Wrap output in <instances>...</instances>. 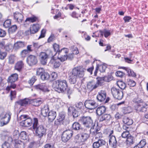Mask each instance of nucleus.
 <instances>
[{
    "instance_id": "nucleus-1",
    "label": "nucleus",
    "mask_w": 148,
    "mask_h": 148,
    "mask_svg": "<svg viewBox=\"0 0 148 148\" xmlns=\"http://www.w3.org/2000/svg\"><path fill=\"white\" fill-rule=\"evenodd\" d=\"M85 69L81 67H78L73 69L69 74V80L71 84H75L77 77H82L84 75Z\"/></svg>"
},
{
    "instance_id": "nucleus-2",
    "label": "nucleus",
    "mask_w": 148,
    "mask_h": 148,
    "mask_svg": "<svg viewBox=\"0 0 148 148\" xmlns=\"http://www.w3.org/2000/svg\"><path fill=\"white\" fill-rule=\"evenodd\" d=\"M12 114L9 111L5 112L3 108L0 107V126H3L7 125L9 122Z\"/></svg>"
},
{
    "instance_id": "nucleus-3",
    "label": "nucleus",
    "mask_w": 148,
    "mask_h": 148,
    "mask_svg": "<svg viewBox=\"0 0 148 148\" xmlns=\"http://www.w3.org/2000/svg\"><path fill=\"white\" fill-rule=\"evenodd\" d=\"M52 86L56 91L59 92H62L66 90L67 84L66 80L60 79L54 82Z\"/></svg>"
},
{
    "instance_id": "nucleus-4",
    "label": "nucleus",
    "mask_w": 148,
    "mask_h": 148,
    "mask_svg": "<svg viewBox=\"0 0 148 148\" xmlns=\"http://www.w3.org/2000/svg\"><path fill=\"white\" fill-rule=\"evenodd\" d=\"M34 122L33 123V128L35 131L37 136L41 138L46 134V130L42 125L38 126V119L37 118H34Z\"/></svg>"
},
{
    "instance_id": "nucleus-5",
    "label": "nucleus",
    "mask_w": 148,
    "mask_h": 148,
    "mask_svg": "<svg viewBox=\"0 0 148 148\" xmlns=\"http://www.w3.org/2000/svg\"><path fill=\"white\" fill-rule=\"evenodd\" d=\"M133 101L137 103L135 106V109L137 112H145L147 111L148 108V105L143 102L142 99L135 98L134 99Z\"/></svg>"
},
{
    "instance_id": "nucleus-6",
    "label": "nucleus",
    "mask_w": 148,
    "mask_h": 148,
    "mask_svg": "<svg viewBox=\"0 0 148 148\" xmlns=\"http://www.w3.org/2000/svg\"><path fill=\"white\" fill-rule=\"evenodd\" d=\"M18 121H22L20 122V125L25 127H28L32 124V119L26 115H22L18 118Z\"/></svg>"
},
{
    "instance_id": "nucleus-7",
    "label": "nucleus",
    "mask_w": 148,
    "mask_h": 148,
    "mask_svg": "<svg viewBox=\"0 0 148 148\" xmlns=\"http://www.w3.org/2000/svg\"><path fill=\"white\" fill-rule=\"evenodd\" d=\"M79 121L85 127L90 128L91 127L94 125L92 118L88 116H81L79 120Z\"/></svg>"
},
{
    "instance_id": "nucleus-8",
    "label": "nucleus",
    "mask_w": 148,
    "mask_h": 148,
    "mask_svg": "<svg viewBox=\"0 0 148 148\" xmlns=\"http://www.w3.org/2000/svg\"><path fill=\"white\" fill-rule=\"evenodd\" d=\"M65 114L63 112H61L59 114L58 118L55 121L54 125L58 126L61 123L64 125H66L69 123V122L65 119Z\"/></svg>"
},
{
    "instance_id": "nucleus-9",
    "label": "nucleus",
    "mask_w": 148,
    "mask_h": 148,
    "mask_svg": "<svg viewBox=\"0 0 148 148\" xmlns=\"http://www.w3.org/2000/svg\"><path fill=\"white\" fill-rule=\"evenodd\" d=\"M49 53L48 54V51L46 52H41L39 56V58L41 64L43 65L46 64L47 62V60L49 57H53V54L51 51H49Z\"/></svg>"
},
{
    "instance_id": "nucleus-10",
    "label": "nucleus",
    "mask_w": 148,
    "mask_h": 148,
    "mask_svg": "<svg viewBox=\"0 0 148 148\" xmlns=\"http://www.w3.org/2000/svg\"><path fill=\"white\" fill-rule=\"evenodd\" d=\"M111 93L114 97L118 100L121 99L123 97V94L122 91L115 87L111 89Z\"/></svg>"
},
{
    "instance_id": "nucleus-11",
    "label": "nucleus",
    "mask_w": 148,
    "mask_h": 148,
    "mask_svg": "<svg viewBox=\"0 0 148 148\" xmlns=\"http://www.w3.org/2000/svg\"><path fill=\"white\" fill-rule=\"evenodd\" d=\"M58 59L61 62H63L67 59V53L68 50L66 48H63L58 52Z\"/></svg>"
},
{
    "instance_id": "nucleus-12",
    "label": "nucleus",
    "mask_w": 148,
    "mask_h": 148,
    "mask_svg": "<svg viewBox=\"0 0 148 148\" xmlns=\"http://www.w3.org/2000/svg\"><path fill=\"white\" fill-rule=\"evenodd\" d=\"M73 131L71 130H67L63 132L62 136V140L64 142L68 141L73 136Z\"/></svg>"
},
{
    "instance_id": "nucleus-13",
    "label": "nucleus",
    "mask_w": 148,
    "mask_h": 148,
    "mask_svg": "<svg viewBox=\"0 0 148 148\" xmlns=\"http://www.w3.org/2000/svg\"><path fill=\"white\" fill-rule=\"evenodd\" d=\"M84 105L86 108L90 110L94 109L98 106L95 100L90 99L86 100Z\"/></svg>"
},
{
    "instance_id": "nucleus-14",
    "label": "nucleus",
    "mask_w": 148,
    "mask_h": 148,
    "mask_svg": "<svg viewBox=\"0 0 148 148\" xmlns=\"http://www.w3.org/2000/svg\"><path fill=\"white\" fill-rule=\"evenodd\" d=\"M88 134L86 133L79 134L75 136V138L77 140V141L79 143L83 142L86 140L89 137Z\"/></svg>"
},
{
    "instance_id": "nucleus-15",
    "label": "nucleus",
    "mask_w": 148,
    "mask_h": 148,
    "mask_svg": "<svg viewBox=\"0 0 148 148\" xmlns=\"http://www.w3.org/2000/svg\"><path fill=\"white\" fill-rule=\"evenodd\" d=\"M34 88L38 90L44 92L49 91L47 86L45 83H42L35 85Z\"/></svg>"
},
{
    "instance_id": "nucleus-16",
    "label": "nucleus",
    "mask_w": 148,
    "mask_h": 148,
    "mask_svg": "<svg viewBox=\"0 0 148 148\" xmlns=\"http://www.w3.org/2000/svg\"><path fill=\"white\" fill-rule=\"evenodd\" d=\"M27 62L30 66L36 64L38 62L36 57L34 55H30L27 58Z\"/></svg>"
},
{
    "instance_id": "nucleus-17",
    "label": "nucleus",
    "mask_w": 148,
    "mask_h": 148,
    "mask_svg": "<svg viewBox=\"0 0 148 148\" xmlns=\"http://www.w3.org/2000/svg\"><path fill=\"white\" fill-rule=\"evenodd\" d=\"M23 18V15L21 13L16 12L14 14V19L16 22L19 23H21Z\"/></svg>"
},
{
    "instance_id": "nucleus-18",
    "label": "nucleus",
    "mask_w": 148,
    "mask_h": 148,
    "mask_svg": "<svg viewBox=\"0 0 148 148\" xmlns=\"http://www.w3.org/2000/svg\"><path fill=\"white\" fill-rule=\"evenodd\" d=\"M68 112L69 114H72L74 119L77 118L79 115V112L76 110L74 107L72 106L68 108Z\"/></svg>"
},
{
    "instance_id": "nucleus-19",
    "label": "nucleus",
    "mask_w": 148,
    "mask_h": 148,
    "mask_svg": "<svg viewBox=\"0 0 148 148\" xmlns=\"http://www.w3.org/2000/svg\"><path fill=\"white\" fill-rule=\"evenodd\" d=\"M106 98V93L103 90H101L98 93L97 99L99 102L103 101Z\"/></svg>"
},
{
    "instance_id": "nucleus-20",
    "label": "nucleus",
    "mask_w": 148,
    "mask_h": 148,
    "mask_svg": "<svg viewBox=\"0 0 148 148\" xmlns=\"http://www.w3.org/2000/svg\"><path fill=\"white\" fill-rule=\"evenodd\" d=\"M110 146L112 148H116L117 147V141L115 137L114 136H110L109 140Z\"/></svg>"
},
{
    "instance_id": "nucleus-21",
    "label": "nucleus",
    "mask_w": 148,
    "mask_h": 148,
    "mask_svg": "<svg viewBox=\"0 0 148 148\" xmlns=\"http://www.w3.org/2000/svg\"><path fill=\"white\" fill-rule=\"evenodd\" d=\"M95 81L92 80L87 83V88L88 90L92 91L98 87Z\"/></svg>"
},
{
    "instance_id": "nucleus-22",
    "label": "nucleus",
    "mask_w": 148,
    "mask_h": 148,
    "mask_svg": "<svg viewBox=\"0 0 148 148\" xmlns=\"http://www.w3.org/2000/svg\"><path fill=\"white\" fill-rule=\"evenodd\" d=\"M15 133H16L15 138L16 139L17 138L18 136H19L23 140H26L27 139L28 137L27 136V133L25 131L21 132L19 134L18 132V131H16L14 133V136H15L14 134Z\"/></svg>"
},
{
    "instance_id": "nucleus-23",
    "label": "nucleus",
    "mask_w": 148,
    "mask_h": 148,
    "mask_svg": "<svg viewBox=\"0 0 148 148\" xmlns=\"http://www.w3.org/2000/svg\"><path fill=\"white\" fill-rule=\"evenodd\" d=\"M97 81L96 82L97 84L98 87L99 86H101L103 85L104 82L105 81L108 82V80L107 76H104L102 77H98L97 78Z\"/></svg>"
},
{
    "instance_id": "nucleus-24",
    "label": "nucleus",
    "mask_w": 148,
    "mask_h": 148,
    "mask_svg": "<svg viewBox=\"0 0 148 148\" xmlns=\"http://www.w3.org/2000/svg\"><path fill=\"white\" fill-rule=\"evenodd\" d=\"M90 127V129L89 130V131L90 132V134L93 136H94L98 131H100V128L97 126L95 125V123Z\"/></svg>"
},
{
    "instance_id": "nucleus-25",
    "label": "nucleus",
    "mask_w": 148,
    "mask_h": 148,
    "mask_svg": "<svg viewBox=\"0 0 148 148\" xmlns=\"http://www.w3.org/2000/svg\"><path fill=\"white\" fill-rule=\"evenodd\" d=\"M24 63L23 61L20 60L18 61L15 64L14 69L19 72L21 71L22 69L23 68Z\"/></svg>"
},
{
    "instance_id": "nucleus-26",
    "label": "nucleus",
    "mask_w": 148,
    "mask_h": 148,
    "mask_svg": "<svg viewBox=\"0 0 148 148\" xmlns=\"http://www.w3.org/2000/svg\"><path fill=\"white\" fill-rule=\"evenodd\" d=\"M26 45V44L24 42L22 41H17L14 43V48L15 49H18L24 47Z\"/></svg>"
},
{
    "instance_id": "nucleus-27",
    "label": "nucleus",
    "mask_w": 148,
    "mask_h": 148,
    "mask_svg": "<svg viewBox=\"0 0 148 148\" xmlns=\"http://www.w3.org/2000/svg\"><path fill=\"white\" fill-rule=\"evenodd\" d=\"M49 64L55 68H58L60 65V63L58 59H55L54 58H52L49 62Z\"/></svg>"
},
{
    "instance_id": "nucleus-28",
    "label": "nucleus",
    "mask_w": 148,
    "mask_h": 148,
    "mask_svg": "<svg viewBox=\"0 0 148 148\" xmlns=\"http://www.w3.org/2000/svg\"><path fill=\"white\" fill-rule=\"evenodd\" d=\"M16 103L21 106H26L30 103V101L29 99L25 98L17 101Z\"/></svg>"
},
{
    "instance_id": "nucleus-29",
    "label": "nucleus",
    "mask_w": 148,
    "mask_h": 148,
    "mask_svg": "<svg viewBox=\"0 0 148 148\" xmlns=\"http://www.w3.org/2000/svg\"><path fill=\"white\" fill-rule=\"evenodd\" d=\"M48 116L49 122H51L55 119L56 117V112L53 110H51L49 112Z\"/></svg>"
},
{
    "instance_id": "nucleus-30",
    "label": "nucleus",
    "mask_w": 148,
    "mask_h": 148,
    "mask_svg": "<svg viewBox=\"0 0 148 148\" xmlns=\"http://www.w3.org/2000/svg\"><path fill=\"white\" fill-rule=\"evenodd\" d=\"M18 79V75L16 73L13 74L9 76L8 79V83H14Z\"/></svg>"
},
{
    "instance_id": "nucleus-31",
    "label": "nucleus",
    "mask_w": 148,
    "mask_h": 148,
    "mask_svg": "<svg viewBox=\"0 0 148 148\" xmlns=\"http://www.w3.org/2000/svg\"><path fill=\"white\" fill-rule=\"evenodd\" d=\"M39 25L38 24H33L31 25L30 30L33 34L37 33L40 29Z\"/></svg>"
},
{
    "instance_id": "nucleus-32",
    "label": "nucleus",
    "mask_w": 148,
    "mask_h": 148,
    "mask_svg": "<svg viewBox=\"0 0 148 148\" xmlns=\"http://www.w3.org/2000/svg\"><path fill=\"white\" fill-rule=\"evenodd\" d=\"M106 107L105 106H99L97 108L96 112L98 115H101L106 112Z\"/></svg>"
},
{
    "instance_id": "nucleus-33",
    "label": "nucleus",
    "mask_w": 148,
    "mask_h": 148,
    "mask_svg": "<svg viewBox=\"0 0 148 148\" xmlns=\"http://www.w3.org/2000/svg\"><path fill=\"white\" fill-rule=\"evenodd\" d=\"M146 140L143 139L138 144L134 146V148H142L146 145Z\"/></svg>"
},
{
    "instance_id": "nucleus-34",
    "label": "nucleus",
    "mask_w": 148,
    "mask_h": 148,
    "mask_svg": "<svg viewBox=\"0 0 148 148\" xmlns=\"http://www.w3.org/2000/svg\"><path fill=\"white\" fill-rule=\"evenodd\" d=\"M121 68L127 71L129 76H131L132 77H136V75L135 73L129 68L125 67H122Z\"/></svg>"
},
{
    "instance_id": "nucleus-35",
    "label": "nucleus",
    "mask_w": 148,
    "mask_h": 148,
    "mask_svg": "<svg viewBox=\"0 0 148 148\" xmlns=\"http://www.w3.org/2000/svg\"><path fill=\"white\" fill-rule=\"evenodd\" d=\"M126 145L127 146H130L134 144V137L131 135L127 138L126 140Z\"/></svg>"
},
{
    "instance_id": "nucleus-36",
    "label": "nucleus",
    "mask_w": 148,
    "mask_h": 148,
    "mask_svg": "<svg viewBox=\"0 0 148 148\" xmlns=\"http://www.w3.org/2000/svg\"><path fill=\"white\" fill-rule=\"evenodd\" d=\"M31 103L33 106H37L42 103V101L41 99L38 98L32 100Z\"/></svg>"
},
{
    "instance_id": "nucleus-37",
    "label": "nucleus",
    "mask_w": 148,
    "mask_h": 148,
    "mask_svg": "<svg viewBox=\"0 0 148 148\" xmlns=\"http://www.w3.org/2000/svg\"><path fill=\"white\" fill-rule=\"evenodd\" d=\"M111 118V116L110 114H104L100 118L99 121H109Z\"/></svg>"
},
{
    "instance_id": "nucleus-38",
    "label": "nucleus",
    "mask_w": 148,
    "mask_h": 148,
    "mask_svg": "<svg viewBox=\"0 0 148 148\" xmlns=\"http://www.w3.org/2000/svg\"><path fill=\"white\" fill-rule=\"evenodd\" d=\"M72 128L73 130H78L82 129V127L79 123L75 122L73 124Z\"/></svg>"
},
{
    "instance_id": "nucleus-39",
    "label": "nucleus",
    "mask_w": 148,
    "mask_h": 148,
    "mask_svg": "<svg viewBox=\"0 0 148 148\" xmlns=\"http://www.w3.org/2000/svg\"><path fill=\"white\" fill-rule=\"evenodd\" d=\"M123 122L127 125H130L133 123L132 120L127 117H125L123 119Z\"/></svg>"
},
{
    "instance_id": "nucleus-40",
    "label": "nucleus",
    "mask_w": 148,
    "mask_h": 148,
    "mask_svg": "<svg viewBox=\"0 0 148 148\" xmlns=\"http://www.w3.org/2000/svg\"><path fill=\"white\" fill-rule=\"evenodd\" d=\"M117 85L122 90L124 89L126 87V84L122 81L117 82Z\"/></svg>"
},
{
    "instance_id": "nucleus-41",
    "label": "nucleus",
    "mask_w": 148,
    "mask_h": 148,
    "mask_svg": "<svg viewBox=\"0 0 148 148\" xmlns=\"http://www.w3.org/2000/svg\"><path fill=\"white\" fill-rule=\"evenodd\" d=\"M38 20V18L36 16H32L30 17L27 18L25 22L28 21L30 22L33 23L36 22Z\"/></svg>"
},
{
    "instance_id": "nucleus-42",
    "label": "nucleus",
    "mask_w": 148,
    "mask_h": 148,
    "mask_svg": "<svg viewBox=\"0 0 148 148\" xmlns=\"http://www.w3.org/2000/svg\"><path fill=\"white\" fill-rule=\"evenodd\" d=\"M49 109L48 106L46 108H43L41 110V114L43 116L45 117L48 115Z\"/></svg>"
},
{
    "instance_id": "nucleus-43",
    "label": "nucleus",
    "mask_w": 148,
    "mask_h": 148,
    "mask_svg": "<svg viewBox=\"0 0 148 148\" xmlns=\"http://www.w3.org/2000/svg\"><path fill=\"white\" fill-rule=\"evenodd\" d=\"M49 77V74L45 71L41 75V78L43 80H47Z\"/></svg>"
},
{
    "instance_id": "nucleus-44",
    "label": "nucleus",
    "mask_w": 148,
    "mask_h": 148,
    "mask_svg": "<svg viewBox=\"0 0 148 148\" xmlns=\"http://www.w3.org/2000/svg\"><path fill=\"white\" fill-rule=\"evenodd\" d=\"M15 147L16 148H21L24 145V143L21 140H18L15 142Z\"/></svg>"
},
{
    "instance_id": "nucleus-45",
    "label": "nucleus",
    "mask_w": 148,
    "mask_h": 148,
    "mask_svg": "<svg viewBox=\"0 0 148 148\" xmlns=\"http://www.w3.org/2000/svg\"><path fill=\"white\" fill-rule=\"evenodd\" d=\"M98 67L99 70L101 72L103 73L105 72V70L107 68L105 64H102L99 65H97Z\"/></svg>"
},
{
    "instance_id": "nucleus-46",
    "label": "nucleus",
    "mask_w": 148,
    "mask_h": 148,
    "mask_svg": "<svg viewBox=\"0 0 148 148\" xmlns=\"http://www.w3.org/2000/svg\"><path fill=\"white\" fill-rule=\"evenodd\" d=\"M11 22L10 19H7L3 23V26L5 28H9L11 25Z\"/></svg>"
},
{
    "instance_id": "nucleus-47",
    "label": "nucleus",
    "mask_w": 148,
    "mask_h": 148,
    "mask_svg": "<svg viewBox=\"0 0 148 148\" xmlns=\"http://www.w3.org/2000/svg\"><path fill=\"white\" fill-rule=\"evenodd\" d=\"M71 48L73 54H77L79 53V51L77 47L72 46L71 47Z\"/></svg>"
},
{
    "instance_id": "nucleus-48",
    "label": "nucleus",
    "mask_w": 148,
    "mask_h": 148,
    "mask_svg": "<svg viewBox=\"0 0 148 148\" xmlns=\"http://www.w3.org/2000/svg\"><path fill=\"white\" fill-rule=\"evenodd\" d=\"M53 48L54 49L55 53L53 54V56H55L56 54L58 53V51L60 50L59 49V45L56 43H55L53 45Z\"/></svg>"
},
{
    "instance_id": "nucleus-49",
    "label": "nucleus",
    "mask_w": 148,
    "mask_h": 148,
    "mask_svg": "<svg viewBox=\"0 0 148 148\" xmlns=\"http://www.w3.org/2000/svg\"><path fill=\"white\" fill-rule=\"evenodd\" d=\"M127 83L128 85L131 87H134L136 85V82L130 79H127Z\"/></svg>"
},
{
    "instance_id": "nucleus-50",
    "label": "nucleus",
    "mask_w": 148,
    "mask_h": 148,
    "mask_svg": "<svg viewBox=\"0 0 148 148\" xmlns=\"http://www.w3.org/2000/svg\"><path fill=\"white\" fill-rule=\"evenodd\" d=\"M36 80V77L33 76L28 81V83L30 85H32Z\"/></svg>"
},
{
    "instance_id": "nucleus-51",
    "label": "nucleus",
    "mask_w": 148,
    "mask_h": 148,
    "mask_svg": "<svg viewBox=\"0 0 148 148\" xmlns=\"http://www.w3.org/2000/svg\"><path fill=\"white\" fill-rule=\"evenodd\" d=\"M10 84V85L8 86L6 88V90L8 91H9L11 88L14 89L16 88V85L14 83H8Z\"/></svg>"
},
{
    "instance_id": "nucleus-52",
    "label": "nucleus",
    "mask_w": 148,
    "mask_h": 148,
    "mask_svg": "<svg viewBox=\"0 0 148 148\" xmlns=\"http://www.w3.org/2000/svg\"><path fill=\"white\" fill-rule=\"evenodd\" d=\"M29 53L26 49H24L21 51L20 53V55L21 57L23 58H24Z\"/></svg>"
},
{
    "instance_id": "nucleus-53",
    "label": "nucleus",
    "mask_w": 148,
    "mask_h": 148,
    "mask_svg": "<svg viewBox=\"0 0 148 148\" xmlns=\"http://www.w3.org/2000/svg\"><path fill=\"white\" fill-rule=\"evenodd\" d=\"M7 55L6 52L4 51H2L0 49V59L3 60L5 59Z\"/></svg>"
},
{
    "instance_id": "nucleus-54",
    "label": "nucleus",
    "mask_w": 148,
    "mask_h": 148,
    "mask_svg": "<svg viewBox=\"0 0 148 148\" xmlns=\"http://www.w3.org/2000/svg\"><path fill=\"white\" fill-rule=\"evenodd\" d=\"M130 135V132L129 130L123 132L121 134V137L123 138H127Z\"/></svg>"
},
{
    "instance_id": "nucleus-55",
    "label": "nucleus",
    "mask_w": 148,
    "mask_h": 148,
    "mask_svg": "<svg viewBox=\"0 0 148 148\" xmlns=\"http://www.w3.org/2000/svg\"><path fill=\"white\" fill-rule=\"evenodd\" d=\"M44 72L45 70L43 68H38L36 70V75H41Z\"/></svg>"
},
{
    "instance_id": "nucleus-56",
    "label": "nucleus",
    "mask_w": 148,
    "mask_h": 148,
    "mask_svg": "<svg viewBox=\"0 0 148 148\" xmlns=\"http://www.w3.org/2000/svg\"><path fill=\"white\" fill-rule=\"evenodd\" d=\"M98 143L99 146L100 147L103 146L106 144V141L103 140L99 138L97 141Z\"/></svg>"
},
{
    "instance_id": "nucleus-57",
    "label": "nucleus",
    "mask_w": 148,
    "mask_h": 148,
    "mask_svg": "<svg viewBox=\"0 0 148 148\" xmlns=\"http://www.w3.org/2000/svg\"><path fill=\"white\" fill-rule=\"evenodd\" d=\"M17 29V27L16 25H14L11 26L9 29V31L12 33L15 32Z\"/></svg>"
},
{
    "instance_id": "nucleus-58",
    "label": "nucleus",
    "mask_w": 148,
    "mask_h": 148,
    "mask_svg": "<svg viewBox=\"0 0 148 148\" xmlns=\"http://www.w3.org/2000/svg\"><path fill=\"white\" fill-rule=\"evenodd\" d=\"M116 75L117 76L122 77L125 75V74L123 72L120 71H118L116 73Z\"/></svg>"
},
{
    "instance_id": "nucleus-59",
    "label": "nucleus",
    "mask_w": 148,
    "mask_h": 148,
    "mask_svg": "<svg viewBox=\"0 0 148 148\" xmlns=\"http://www.w3.org/2000/svg\"><path fill=\"white\" fill-rule=\"evenodd\" d=\"M46 32V30L45 29H42L41 32V34L38 38V39L43 38L45 37Z\"/></svg>"
},
{
    "instance_id": "nucleus-60",
    "label": "nucleus",
    "mask_w": 148,
    "mask_h": 148,
    "mask_svg": "<svg viewBox=\"0 0 148 148\" xmlns=\"http://www.w3.org/2000/svg\"><path fill=\"white\" fill-rule=\"evenodd\" d=\"M16 92L15 91H11L10 94L11 99L12 100L13 99L15 98Z\"/></svg>"
},
{
    "instance_id": "nucleus-61",
    "label": "nucleus",
    "mask_w": 148,
    "mask_h": 148,
    "mask_svg": "<svg viewBox=\"0 0 148 148\" xmlns=\"http://www.w3.org/2000/svg\"><path fill=\"white\" fill-rule=\"evenodd\" d=\"M6 35V32L0 28V37H4Z\"/></svg>"
},
{
    "instance_id": "nucleus-62",
    "label": "nucleus",
    "mask_w": 148,
    "mask_h": 148,
    "mask_svg": "<svg viewBox=\"0 0 148 148\" xmlns=\"http://www.w3.org/2000/svg\"><path fill=\"white\" fill-rule=\"evenodd\" d=\"M14 57L13 56H10L9 58V62L11 64L14 63Z\"/></svg>"
},
{
    "instance_id": "nucleus-63",
    "label": "nucleus",
    "mask_w": 148,
    "mask_h": 148,
    "mask_svg": "<svg viewBox=\"0 0 148 148\" xmlns=\"http://www.w3.org/2000/svg\"><path fill=\"white\" fill-rule=\"evenodd\" d=\"M83 103L81 102H77L75 104V106L78 108H81L83 106Z\"/></svg>"
},
{
    "instance_id": "nucleus-64",
    "label": "nucleus",
    "mask_w": 148,
    "mask_h": 148,
    "mask_svg": "<svg viewBox=\"0 0 148 148\" xmlns=\"http://www.w3.org/2000/svg\"><path fill=\"white\" fill-rule=\"evenodd\" d=\"M2 148H10V147L9 144L5 142L2 145Z\"/></svg>"
}]
</instances>
